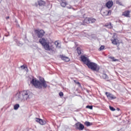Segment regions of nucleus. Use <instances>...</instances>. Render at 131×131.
I'll return each mask as SVG.
<instances>
[{"label": "nucleus", "mask_w": 131, "mask_h": 131, "mask_svg": "<svg viewBox=\"0 0 131 131\" xmlns=\"http://www.w3.org/2000/svg\"><path fill=\"white\" fill-rule=\"evenodd\" d=\"M30 97V92H29V91L24 90L17 92L15 95V98L16 101L22 102V101H27V100H29Z\"/></svg>", "instance_id": "f257e3e1"}, {"label": "nucleus", "mask_w": 131, "mask_h": 131, "mask_svg": "<svg viewBox=\"0 0 131 131\" xmlns=\"http://www.w3.org/2000/svg\"><path fill=\"white\" fill-rule=\"evenodd\" d=\"M31 83L33 84L35 88L36 89H47L48 88V84L47 82L43 78H41L39 80L36 79V78H33L31 81Z\"/></svg>", "instance_id": "f03ea898"}, {"label": "nucleus", "mask_w": 131, "mask_h": 131, "mask_svg": "<svg viewBox=\"0 0 131 131\" xmlns=\"http://www.w3.org/2000/svg\"><path fill=\"white\" fill-rule=\"evenodd\" d=\"M39 42L41 44V46L44 48L45 50H46V49H48V48H49V46H50L49 40L45 38H40Z\"/></svg>", "instance_id": "7ed1b4c3"}, {"label": "nucleus", "mask_w": 131, "mask_h": 131, "mask_svg": "<svg viewBox=\"0 0 131 131\" xmlns=\"http://www.w3.org/2000/svg\"><path fill=\"white\" fill-rule=\"evenodd\" d=\"M87 66L90 68V69H91V70H93V71L98 72L100 70V67L95 62H92L90 61Z\"/></svg>", "instance_id": "20e7f679"}, {"label": "nucleus", "mask_w": 131, "mask_h": 131, "mask_svg": "<svg viewBox=\"0 0 131 131\" xmlns=\"http://www.w3.org/2000/svg\"><path fill=\"white\" fill-rule=\"evenodd\" d=\"M35 33L39 38L42 37L45 35V31L43 30H35Z\"/></svg>", "instance_id": "39448f33"}, {"label": "nucleus", "mask_w": 131, "mask_h": 131, "mask_svg": "<svg viewBox=\"0 0 131 131\" xmlns=\"http://www.w3.org/2000/svg\"><path fill=\"white\" fill-rule=\"evenodd\" d=\"M45 50L46 51H49L51 55H54L57 53L56 49H55L53 46L50 47V45L48 46V49H47V48H46Z\"/></svg>", "instance_id": "423d86ee"}, {"label": "nucleus", "mask_w": 131, "mask_h": 131, "mask_svg": "<svg viewBox=\"0 0 131 131\" xmlns=\"http://www.w3.org/2000/svg\"><path fill=\"white\" fill-rule=\"evenodd\" d=\"M76 129H78V130H83L84 129V125L81 124L80 122H78L75 124Z\"/></svg>", "instance_id": "0eeeda50"}, {"label": "nucleus", "mask_w": 131, "mask_h": 131, "mask_svg": "<svg viewBox=\"0 0 131 131\" xmlns=\"http://www.w3.org/2000/svg\"><path fill=\"white\" fill-rule=\"evenodd\" d=\"M81 60L82 62L85 64V65L88 66L91 61H90V59L88 58V57H85L84 55H82L81 56Z\"/></svg>", "instance_id": "6e6552de"}, {"label": "nucleus", "mask_w": 131, "mask_h": 131, "mask_svg": "<svg viewBox=\"0 0 131 131\" xmlns=\"http://www.w3.org/2000/svg\"><path fill=\"white\" fill-rule=\"evenodd\" d=\"M105 95L109 100H114V99H116L115 96L109 92H105Z\"/></svg>", "instance_id": "1a4fd4ad"}, {"label": "nucleus", "mask_w": 131, "mask_h": 131, "mask_svg": "<svg viewBox=\"0 0 131 131\" xmlns=\"http://www.w3.org/2000/svg\"><path fill=\"white\" fill-rule=\"evenodd\" d=\"M96 20L95 18H93L92 17L88 18V19H85L84 20L85 23H95Z\"/></svg>", "instance_id": "9d476101"}, {"label": "nucleus", "mask_w": 131, "mask_h": 131, "mask_svg": "<svg viewBox=\"0 0 131 131\" xmlns=\"http://www.w3.org/2000/svg\"><path fill=\"white\" fill-rule=\"evenodd\" d=\"M105 6L108 9H111L113 6V2L112 1H109L106 3Z\"/></svg>", "instance_id": "9b49d317"}, {"label": "nucleus", "mask_w": 131, "mask_h": 131, "mask_svg": "<svg viewBox=\"0 0 131 131\" xmlns=\"http://www.w3.org/2000/svg\"><path fill=\"white\" fill-rule=\"evenodd\" d=\"M112 41V43L115 46H117L118 43H119V40L117 38H114V39H111Z\"/></svg>", "instance_id": "f8f14e48"}, {"label": "nucleus", "mask_w": 131, "mask_h": 131, "mask_svg": "<svg viewBox=\"0 0 131 131\" xmlns=\"http://www.w3.org/2000/svg\"><path fill=\"white\" fill-rule=\"evenodd\" d=\"M35 121L37 122H38L40 124H41L42 125H43V124H46V121H43L42 119L36 118L35 119Z\"/></svg>", "instance_id": "ddd939ff"}, {"label": "nucleus", "mask_w": 131, "mask_h": 131, "mask_svg": "<svg viewBox=\"0 0 131 131\" xmlns=\"http://www.w3.org/2000/svg\"><path fill=\"white\" fill-rule=\"evenodd\" d=\"M130 13V12L129 11H125L122 13V16H124V17H129V14Z\"/></svg>", "instance_id": "4468645a"}, {"label": "nucleus", "mask_w": 131, "mask_h": 131, "mask_svg": "<svg viewBox=\"0 0 131 131\" xmlns=\"http://www.w3.org/2000/svg\"><path fill=\"white\" fill-rule=\"evenodd\" d=\"M101 77L102 78L105 79V80H109V77H108V76L106 74H102Z\"/></svg>", "instance_id": "2eb2a0df"}, {"label": "nucleus", "mask_w": 131, "mask_h": 131, "mask_svg": "<svg viewBox=\"0 0 131 131\" xmlns=\"http://www.w3.org/2000/svg\"><path fill=\"white\" fill-rule=\"evenodd\" d=\"M105 27L109 28L110 29H111V28H113V26L112 25V24H111V23L106 24L105 25Z\"/></svg>", "instance_id": "dca6fc26"}, {"label": "nucleus", "mask_w": 131, "mask_h": 131, "mask_svg": "<svg viewBox=\"0 0 131 131\" xmlns=\"http://www.w3.org/2000/svg\"><path fill=\"white\" fill-rule=\"evenodd\" d=\"M76 50L79 55L82 54L83 51L80 47H78Z\"/></svg>", "instance_id": "f3484780"}, {"label": "nucleus", "mask_w": 131, "mask_h": 131, "mask_svg": "<svg viewBox=\"0 0 131 131\" xmlns=\"http://www.w3.org/2000/svg\"><path fill=\"white\" fill-rule=\"evenodd\" d=\"M55 45L57 49H61V44L58 41L55 42Z\"/></svg>", "instance_id": "a211bd4d"}, {"label": "nucleus", "mask_w": 131, "mask_h": 131, "mask_svg": "<svg viewBox=\"0 0 131 131\" xmlns=\"http://www.w3.org/2000/svg\"><path fill=\"white\" fill-rule=\"evenodd\" d=\"M38 4L39 6H45V5H46V2H45V1H42L41 0L38 2Z\"/></svg>", "instance_id": "6ab92c4d"}, {"label": "nucleus", "mask_w": 131, "mask_h": 131, "mask_svg": "<svg viewBox=\"0 0 131 131\" xmlns=\"http://www.w3.org/2000/svg\"><path fill=\"white\" fill-rule=\"evenodd\" d=\"M62 60H63V61H66V62H69V58L65 56H61Z\"/></svg>", "instance_id": "aec40b11"}, {"label": "nucleus", "mask_w": 131, "mask_h": 131, "mask_svg": "<svg viewBox=\"0 0 131 131\" xmlns=\"http://www.w3.org/2000/svg\"><path fill=\"white\" fill-rule=\"evenodd\" d=\"M19 107H20V105L19 104H16L14 105V110H18Z\"/></svg>", "instance_id": "412c9836"}, {"label": "nucleus", "mask_w": 131, "mask_h": 131, "mask_svg": "<svg viewBox=\"0 0 131 131\" xmlns=\"http://www.w3.org/2000/svg\"><path fill=\"white\" fill-rule=\"evenodd\" d=\"M84 124L86 125V126H90V125H92V123L90 122L86 121L84 123Z\"/></svg>", "instance_id": "4be33fe9"}, {"label": "nucleus", "mask_w": 131, "mask_h": 131, "mask_svg": "<svg viewBox=\"0 0 131 131\" xmlns=\"http://www.w3.org/2000/svg\"><path fill=\"white\" fill-rule=\"evenodd\" d=\"M61 7H62V8H65V7H66V6H67V4L65 2H62L60 4Z\"/></svg>", "instance_id": "5701e85b"}, {"label": "nucleus", "mask_w": 131, "mask_h": 131, "mask_svg": "<svg viewBox=\"0 0 131 131\" xmlns=\"http://www.w3.org/2000/svg\"><path fill=\"white\" fill-rule=\"evenodd\" d=\"M86 108H88V109H90L91 110H93V105H87L86 106Z\"/></svg>", "instance_id": "b1692460"}, {"label": "nucleus", "mask_w": 131, "mask_h": 131, "mask_svg": "<svg viewBox=\"0 0 131 131\" xmlns=\"http://www.w3.org/2000/svg\"><path fill=\"white\" fill-rule=\"evenodd\" d=\"M104 49H105V46H101L100 48H99V50L100 51H102V50H104Z\"/></svg>", "instance_id": "393cba45"}, {"label": "nucleus", "mask_w": 131, "mask_h": 131, "mask_svg": "<svg viewBox=\"0 0 131 131\" xmlns=\"http://www.w3.org/2000/svg\"><path fill=\"white\" fill-rule=\"evenodd\" d=\"M110 109L111 111H115V108L111 106H110Z\"/></svg>", "instance_id": "a878e982"}, {"label": "nucleus", "mask_w": 131, "mask_h": 131, "mask_svg": "<svg viewBox=\"0 0 131 131\" xmlns=\"http://www.w3.org/2000/svg\"><path fill=\"white\" fill-rule=\"evenodd\" d=\"M16 42L17 46H22V43H20L19 41L16 40Z\"/></svg>", "instance_id": "bb28decb"}, {"label": "nucleus", "mask_w": 131, "mask_h": 131, "mask_svg": "<svg viewBox=\"0 0 131 131\" xmlns=\"http://www.w3.org/2000/svg\"><path fill=\"white\" fill-rule=\"evenodd\" d=\"M59 95L60 97H63V96H64V94L62 92H60L59 93Z\"/></svg>", "instance_id": "cd10ccee"}, {"label": "nucleus", "mask_w": 131, "mask_h": 131, "mask_svg": "<svg viewBox=\"0 0 131 131\" xmlns=\"http://www.w3.org/2000/svg\"><path fill=\"white\" fill-rule=\"evenodd\" d=\"M112 60H113V61H114V62H116V61H118V60L117 59H115V58L114 57H111Z\"/></svg>", "instance_id": "c85d7f7f"}, {"label": "nucleus", "mask_w": 131, "mask_h": 131, "mask_svg": "<svg viewBox=\"0 0 131 131\" xmlns=\"http://www.w3.org/2000/svg\"><path fill=\"white\" fill-rule=\"evenodd\" d=\"M74 82H75V83H76L77 84H78V85L80 86V83L79 82H76V81L74 80Z\"/></svg>", "instance_id": "c756f323"}, {"label": "nucleus", "mask_w": 131, "mask_h": 131, "mask_svg": "<svg viewBox=\"0 0 131 131\" xmlns=\"http://www.w3.org/2000/svg\"><path fill=\"white\" fill-rule=\"evenodd\" d=\"M20 68H21V69H25V66H24V65L21 66Z\"/></svg>", "instance_id": "7c9ffc66"}, {"label": "nucleus", "mask_w": 131, "mask_h": 131, "mask_svg": "<svg viewBox=\"0 0 131 131\" xmlns=\"http://www.w3.org/2000/svg\"><path fill=\"white\" fill-rule=\"evenodd\" d=\"M67 8L68 9H71V8H72V7H71V6L69 5V6H67Z\"/></svg>", "instance_id": "2f4dec72"}, {"label": "nucleus", "mask_w": 131, "mask_h": 131, "mask_svg": "<svg viewBox=\"0 0 131 131\" xmlns=\"http://www.w3.org/2000/svg\"><path fill=\"white\" fill-rule=\"evenodd\" d=\"M107 15H111V10H109L107 12Z\"/></svg>", "instance_id": "473e14b6"}, {"label": "nucleus", "mask_w": 131, "mask_h": 131, "mask_svg": "<svg viewBox=\"0 0 131 131\" xmlns=\"http://www.w3.org/2000/svg\"><path fill=\"white\" fill-rule=\"evenodd\" d=\"M117 110L118 111H119L120 110V109L119 108H117Z\"/></svg>", "instance_id": "72a5a7b5"}, {"label": "nucleus", "mask_w": 131, "mask_h": 131, "mask_svg": "<svg viewBox=\"0 0 131 131\" xmlns=\"http://www.w3.org/2000/svg\"><path fill=\"white\" fill-rule=\"evenodd\" d=\"M10 18V17L8 16L6 17V19H9Z\"/></svg>", "instance_id": "f704fd0d"}, {"label": "nucleus", "mask_w": 131, "mask_h": 131, "mask_svg": "<svg viewBox=\"0 0 131 131\" xmlns=\"http://www.w3.org/2000/svg\"><path fill=\"white\" fill-rule=\"evenodd\" d=\"M2 1H3V0H0V4H1V3H2Z\"/></svg>", "instance_id": "c9c22d12"}, {"label": "nucleus", "mask_w": 131, "mask_h": 131, "mask_svg": "<svg viewBox=\"0 0 131 131\" xmlns=\"http://www.w3.org/2000/svg\"><path fill=\"white\" fill-rule=\"evenodd\" d=\"M6 36H8L6 35Z\"/></svg>", "instance_id": "e433bc0d"}]
</instances>
